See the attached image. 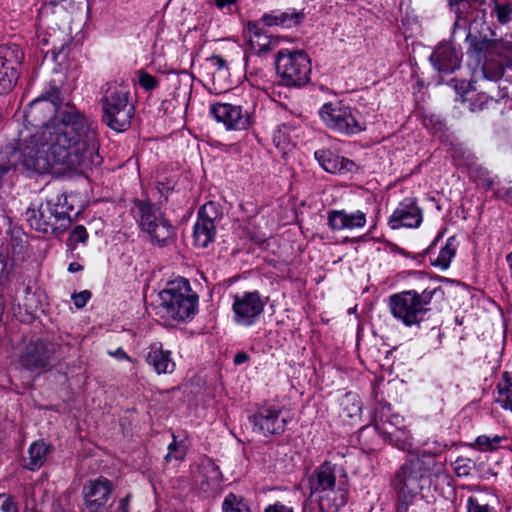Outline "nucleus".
I'll list each match as a JSON object with an SVG mask.
<instances>
[{
	"label": "nucleus",
	"instance_id": "obj_11",
	"mask_svg": "<svg viewBox=\"0 0 512 512\" xmlns=\"http://www.w3.org/2000/svg\"><path fill=\"white\" fill-rule=\"evenodd\" d=\"M266 301L258 291L244 292L233 297V320L237 325L250 327L264 311Z\"/></svg>",
	"mask_w": 512,
	"mask_h": 512
},
{
	"label": "nucleus",
	"instance_id": "obj_43",
	"mask_svg": "<svg viewBox=\"0 0 512 512\" xmlns=\"http://www.w3.org/2000/svg\"><path fill=\"white\" fill-rule=\"evenodd\" d=\"M138 81L139 85L147 91H151L158 86V80L144 70L139 71Z\"/></svg>",
	"mask_w": 512,
	"mask_h": 512
},
{
	"label": "nucleus",
	"instance_id": "obj_46",
	"mask_svg": "<svg viewBox=\"0 0 512 512\" xmlns=\"http://www.w3.org/2000/svg\"><path fill=\"white\" fill-rule=\"evenodd\" d=\"M263 512H296L294 507L288 503L276 501L264 508Z\"/></svg>",
	"mask_w": 512,
	"mask_h": 512
},
{
	"label": "nucleus",
	"instance_id": "obj_5",
	"mask_svg": "<svg viewBox=\"0 0 512 512\" xmlns=\"http://www.w3.org/2000/svg\"><path fill=\"white\" fill-rule=\"evenodd\" d=\"M161 305L168 318L185 321L192 318L197 310L198 296L185 278H177L167 284L160 293Z\"/></svg>",
	"mask_w": 512,
	"mask_h": 512
},
{
	"label": "nucleus",
	"instance_id": "obj_56",
	"mask_svg": "<svg viewBox=\"0 0 512 512\" xmlns=\"http://www.w3.org/2000/svg\"><path fill=\"white\" fill-rule=\"evenodd\" d=\"M249 359V355L246 352H238L233 359V363L235 365H241L247 362Z\"/></svg>",
	"mask_w": 512,
	"mask_h": 512
},
{
	"label": "nucleus",
	"instance_id": "obj_61",
	"mask_svg": "<svg viewBox=\"0 0 512 512\" xmlns=\"http://www.w3.org/2000/svg\"><path fill=\"white\" fill-rule=\"evenodd\" d=\"M4 310H5V300H4V296L2 294H0V323L2 322Z\"/></svg>",
	"mask_w": 512,
	"mask_h": 512
},
{
	"label": "nucleus",
	"instance_id": "obj_4",
	"mask_svg": "<svg viewBox=\"0 0 512 512\" xmlns=\"http://www.w3.org/2000/svg\"><path fill=\"white\" fill-rule=\"evenodd\" d=\"M103 122L115 132H124L131 126L135 108L130 102V92L123 85L106 84L101 98Z\"/></svg>",
	"mask_w": 512,
	"mask_h": 512
},
{
	"label": "nucleus",
	"instance_id": "obj_18",
	"mask_svg": "<svg viewBox=\"0 0 512 512\" xmlns=\"http://www.w3.org/2000/svg\"><path fill=\"white\" fill-rule=\"evenodd\" d=\"M404 465L408 466V469L422 480L431 479L433 477L439 478L446 471L445 463L435 458V455L426 450L415 454L411 453Z\"/></svg>",
	"mask_w": 512,
	"mask_h": 512
},
{
	"label": "nucleus",
	"instance_id": "obj_16",
	"mask_svg": "<svg viewBox=\"0 0 512 512\" xmlns=\"http://www.w3.org/2000/svg\"><path fill=\"white\" fill-rule=\"evenodd\" d=\"M210 115L228 130H246L251 125V117L242 106L231 103H214L210 105Z\"/></svg>",
	"mask_w": 512,
	"mask_h": 512
},
{
	"label": "nucleus",
	"instance_id": "obj_29",
	"mask_svg": "<svg viewBox=\"0 0 512 512\" xmlns=\"http://www.w3.org/2000/svg\"><path fill=\"white\" fill-rule=\"evenodd\" d=\"M50 452L51 446L46 444L43 440L33 442L28 450L29 458L25 465L26 468L29 470L39 469L46 461Z\"/></svg>",
	"mask_w": 512,
	"mask_h": 512
},
{
	"label": "nucleus",
	"instance_id": "obj_26",
	"mask_svg": "<svg viewBox=\"0 0 512 512\" xmlns=\"http://www.w3.org/2000/svg\"><path fill=\"white\" fill-rule=\"evenodd\" d=\"M478 0H448V7L455 15L453 24V35L458 29L466 30L470 22V18L478 9Z\"/></svg>",
	"mask_w": 512,
	"mask_h": 512
},
{
	"label": "nucleus",
	"instance_id": "obj_44",
	"mask_svg": "<svg viewBox=\"0 0 512 512\" xmlns=\"http://www.w3.org/2000/svg\"><path fill=\"white\" fill-rule=\"evenodd\" d=\"M467 512H497L494 507L488 504H482L475 497H469L467 500Z\"/></svg>",
	"mask_w": 512,
	"mask_h": 512
},
{
	"label": "nucleus",
	"instance_id": "obj_9",
	"mask_svg": "<svg viewBox=\"0 0 512 512\" xmlns=\"http://www.w3.org/2000/svg\"><path fill=\"white\" fill-rule=\"evenodd\" d=\"M325 126L343 135H354L366 129L361 114L341 102H328L318 112Z\"/></svg>",
	"mask_w": 512,
	"mask_h": 512
},
{
	"label": "nucleus",
	"instance_id": "obj_33",
	"mask_svg": "<svg viewBox=\"0 0 512 512\" xmlns=\"http://www.w3.org/2000/svg\"><path fill=\"white\" fill-rule=\"evenodd\" d=\"M384 440L402 451L410 452L412 447V436L405 424L399 429L393 430V432L386 431V438Z\"/></svg>",
	"mask_w": 512,
	"mask_h": 512
},
{
	"label": "nucleus",
	"instance_id": "obj_27",
	"mask_svg": "<svg viewBox=\"0 0 512 512\" xmlns=\"http://www.w3.org/2000/svg\"><path fill=\"white\" fill-rule=\"evenodd\" d=\"M305 17L302 11L296 9H288L286 11L273 10L269 13H264L261 21L268 27L280 26L282 28H292L299 25Z\"/></svg>",
	"mask_w": 512,
	"mask_h": 512
},
{
	"label": "nucleus",
	"instance_id": "obj_36",
	"mask_svg": "<svg viewBox=\"0 0 512 512\" xmlns=\"http://www.w3.org/2000/svg\"><path fill=\"white\" fill-rule=\"evenodd\" d=\"M454 256L455 248L452 245V239H448L446 245L441 248L438 256L434 260H431V264L445 270L449 267Z\"/></svg>",
	"mask_w": 512,
	"mask_h": 512
},
{
	"label": "nucleus",
	"instance_id": "obj_10",
	"mask_svg": "<svg viewBox=\"0 0 512 512\" xmlns=\"http://www.w3.org/2000/svg\"><path fill=\"white\" fill-rule=\"evenodd\" d=\"M57 345L41 338L29 341L19 355L20 365L28 371L46 370L51 367Z\"/></svg>",
	"mask_w": 512,
	"mask_h": 512
},
{
	"label": "nucleus",
	"instance_id": "obj_22",
	"mask_svg": "<svg viewBox=\"0 0 512 512\" xmlns=\"http://www.w3.org/2000/svg\"><path fill=\"white\" fill-rule=\"evenodd\" d=\"M422 481L419 476L408 469V466L403 464L393 481L397 496L404 499H416L423 488Z\"/></svg>",
	"mask_w": 512,
	"mask_h": 512
},
{
	"label": "nucleus",
	"instance_id": "obj_52",
	"mask_svg": "<svg viewBox=\"0 0 512 512\" xmlns=\"http://www.w3.org/2000/svg\"><path fill=\"white\" fill-rule=\"evenodd\" d=\"M415 499H404L398 496L397 512H408L409 506L414 503Z\"/></svg>",
	"mask_w": 512,
	"mask_h": 512
},
{
	"label": "nucleus",
	"instance_id": "obj_48",
	"mask_svg": "<svg viewBox=\"0 0 512 512\" xmlns=\"http://www.w3.org/2000/svg\"><path fill=\"white\" fill-rule=\"evenodd\" d=\"M90 298L91 292L89 290H83L79 293H74L72 295L73 303L77 308H83Z\"/></svg>",
	"mask_w": 512,
	"mask_h": 512
},
{
	"label": "nucleus",
	"instance_id": "obj_15",
	"mask_svg": "<svg viewBox=\"0 0 512 512\" xmlns=\"http://www.w3.org/2000/svg\"><path fill=\"white\" fill-rule=\"evenodd\" d=\"M25 215L31 228L48 234L57 230L56 223L58 221L68 218V208L63 206L61 209H57L51 202H46L41 204L38 209L28 208Z\"/></svg>",
	"mask_w": 512,
	"mask_h": 512
},
{
	"label": "nucleus",
	"instance_id": "obj_21",
	"mask_svg": "<svg viewBox=\"0 0 512 512\" xmlns=\"http://www.w3.org/2000/svg\"><path fill=\"white\" fill-rule=\"evenodd\" d=\"M247 44L250 51L257 56H266L270 51L279 46L281 38L268 35L259 24L249 22L247 24Z\"/></svg>",
	"mask_w": 512,
	"mask_h": 512
},
{
	"label": "nucleus",
	"instance_id": "obj_59",
	"mask_svg": "<svg viewBox=\"0 0 512 512\" xmlns=\"http://www.w3.org/2000/svg\"><path fill=\"white\" fill-rule=\"evenodd\" d=\"M499 193H502L503 196H506L508 199L512 200V186L500 189Z\"/></svg>",
	"mask_w": 512,
	"mask_h": 512
},
{
	"label": "nucleus",
	"instance_id": "obj_35",
	"mask_svg": "<svg viewBox=\"0 0 512 512\" xmlns=\"http://www.w3.org/2000/svg\"><path fill=\"white\" fill-rule=\"evenodd\" d=\"M222 512H250L243 497L229 493L222 503Z\"/></svg>",
	"mask_w": 512,
	"mask_h": 512
},
{
	"label": "nucleus",
	"instance_id": "obj_19",
	"mask_svg": "<svg viewBox=\"0 0 512 512\" xmlns=\"http://www.w3.org/2000/svg\"><path fill=\"white\" fill-rule=\"evenodd\" d=\"M423 220L422 210L417 204L416 198L403 199L388 219V225L396 230L402 227L418 228Z\"/></svg>",
	"mask_w": 512,
	"mask_h": 512
},
{
	"label": "nucleus",
	"instance_id": "obj_50",
	"mask_svg": "<svg viewBox=\"0 0 512 512\" xmlns=\"http://www.w3.org/2000/svg\"><path fill=\"white\" fill-rule=\"evenodd\" d=\"M47 202H51L54 208L61 209V207L68 208V220L70 219V211L72 210V206L67 204V197L64 194H59L55 198L48 200Z\"/></svg>",
	"mask_w": 512,
	"mask_h": 512
},
{
	"label": "nucleus",
	"instance_id": "obj_60",
	"mask_svg": "<svg viewBox=\"0 0 512 512\" xmlns=\"http://www.w3.org/2000/svg\"><path fill=\"white\" fill-rule=\"evenodd\" d=\"M82 270V266L76 262H72L69 264L68 271L71 273Z\"/></svg>",
	"mask_w": 512,
	"mask_h": 512
},
{
	"label": "nucleus",
	"instance_id": "obj_39",
	"mask_svg": "<svg viewBox=\"0 0 512 512\" xmlns=\"http://www.w3.org/2000/svg\"><path fill=\"white\" fill-rule=\"evenodd\" d=\"M492 97L488 96L485 92L471 93L466 98L469 102V110L471 112H477L483 110Z\"/></svg>",
	"mask_w": 512,
	"mask_h": 512
},
{
	"label": "nucleus",
	"instance_id": "obj_57",
	"mask_svg": "<svg viewBox=\"0 0 512 512\" xmlns=\"http://www.w3.org/2000/svg\"><path fill=\"white\" fill-rule=\"evenodd\" d=\"M235 2L236 0H214L215 6L221 10L230 8Z\"/></svg>",
	"mask_w": 512,
	"mask_h": 512
},
{
	"label": "nucleus",
	"instance_id": "obj_13",
	"mask_svg": "<svg viewBox=\"0 0 512 512\" xmlns=\"http://www.w3.org/2000/svg\"><path fill=\"white\" fill-rule=\"evenodd\" d=\"M465 44L467 56L477 63L500 56L504 47L502 40L488 38L480 31L473 32L470 28L465 37Z\"/></svg>",
	"mask_w": 512,
	"mask_h": 512
},
{
	"label": "nucleus",
	"instance_id": "obj_45",
	"mask_svg": "<svg viewBox=\"0 0 512 512\" xmlns=\"http://www.w3.org/2000/svg\"><path fill=\"white\" fill-rule=\"evenodd\" d=\"M0 512H19L15 499L6 494H0Z\"/></svg>",
	"mask_w": 512,
	"mask_h": 512
},
{
	"label": "nucleus",
	"instance_id": "obj_3",
	"mask_svg": "<svg viewBox=\"0 0 512 512\" xmlns=\"http://www.w3.org/2000/svg\"><path fill=\"white\" fill-rule=\"evenodd\" d=\"M337 465L329 461L318 466L308 479L310 497H316L321 512H337L347 504L346 484L336 483Z\"/></svg>",
	"mask_w": 512,
	"mask_h": 512
},
{
	"label": "nucleus",
	"instance_id": "obj_12",
	"mask_svg": "<svg viewBox=\"0 0 512 512\" xmlns=\"http://www.w3.org/2000/svg\"><path fill=\"white\" fill-rule=\"evenodd\" d=\"M221 218V211L215 202H207L198 211L193 228L194 245L207 248L216 236V221Z\"/></svg>",
	"mask_w": 512,
	"mask_h": 512
},
{
	"label": "nucleus",
	"instance_id": "obj_38",
	"mask_svg": "<svg viewBox=\"0 0 512 512\" xmlns=\"http://www.w3.org/2000/svg\"><path fill=\"white\" fill-rule=\"evenodd\" d=\"M503 440L504 437L499 435H480L475 440V446L482 451H493Z\"/></svg>",
	"mask_w": 512,
	"mask_h": 512
},
{
	"label": "nucleus",
	"instance_id": "obj_32",
	"mask_svg": "<svg viewBox=\"0 0 512 512\" xmlns=\"http://www.w3.org/2000/svg\"><path fill=\"white\" fill-rule=\"evenodd\" d=\"M24 59L22 49L16 44L0 46V62L4 66L20 69Z\"/></svg>",
	"mask_w": 512,
	"mask_h": 512
},
{
	"label": "nucleus",
	"instance_id": "obj_24",
	"mask_svg": "<svg viewBox=\"0 0 512 512\" xmlns=\"http://www.w3.org/2000/svg\"><path fill=\"white\" fill-rule=\"evenodd\" d=\"M146 362L157 374H170L175 370V362L171 351L164 350L159 342L149 345L145 354Z\"/></svg>",
	"mask_w": 512,
	"mask_h": 512
},
{
	"label": "nucleus",
	"instance_id": "obj_51",
	"mask_svg": "<svg viewBox=\"0 0 512 512\" xmlns=\"http://www.w3.org/2000/svg\"><path fill=\"white\" fill-rule=\"evenodd\" d=\"M433 447L429 448L427 451H430L431 454L435 455V458H437L442 452H444L447 449V445L439 442V441H433Z\"/></svg>",
	"mask_w": 512,
	"mask_h": 512
},
{
	"label": "nucleus",
	"instance_id": "obj_37",
	"mask_svg": "<svg viewBox=\"0 0 512 512\" xmlns=\"http://www.w3.org/2000/svg\"><path fill=\"white\" fill-rule=\"evenodd\" d=\"M173 442L168 445V452L164 457L166 463H171L172 461H182L184 460L187 447L183 441L177 442L175 440V435L173 434Z\"/></svg>",
	"mask_w": 512,
	"mask_h": 512
},
{
	"label": "nucleus",
	"instance_id": "obj_6",
	"mask_svg": "<svg viewBox=\"0 0 512 512\" xmlns=\"http://www.w3.org/2000/svg\"><path fill=\"white\" fill-rule=\"evenodd\" d=\"M133 212L140 228L147 233L152 243L165 246L173 240L175 229L156 204L135 200Z\"/></svg>",
	"mask_w": 512,
	"mask_h": 512
},
{
	"label": "nucleus",
	"instance_id": "obj_41",
	"mask_svg": "<svg viewBox=\"0 0 512 512\" xmlns=\"http://www.w3.org/2000/svg\"><path fill=\"white\" fill-rule=\"evenodd\" d=\"M342 406L348 411V416L352 417L361 411L360 401L358 396L352 393H347L342 399Z\"/></svg>",
	"mask_w": 512,
	"mask_h": 512
},
{
	"label": "nucleus",
	"instance_id": "obj_20",
	"mask_svg": "<svg viewBox=\"0 0 512 512\" xmlns=\"http://www.w3.org/2000/svg\"><path fill=\"white\" fill-rule=\"evenodd\" d=\"M462 53L449 42L439 43L430 55L432 66L441 73H453L461 66Z\"/></svg>",
	"mask_w": 512,
	"mask_h": 512
},
{
	"label": "nucleus",
	"instance_id": "obj_25",
	"mask_svg": "<svg viewBox=\"0 0 512 512\" xmlns=\"http://www.w3.org/2000/svg\"><path fill=\"white\" fill-rule=\"evenodd\" d=\"M314 156L325 171L333 174L352 172L356 166L352 160L341 157L328 149L317 150Z\"/></svg>",
	"mask_w": 512,
	"mask_h": 512
},
{
	"label": "nucleus",
	"instance_id": "obj_58",
	"mask_svg": "<svg viewBox=\"0 0 512 512\" xmlns=\"http://www.w3.org/2000/svg\"><path fill=\"white\" fill-rule=\"evenodd\" d=\"M484 74H485V77H486L487 79L496 80V79H498V78H500V77L502 76V74H503V69H502V68H499V69L494 73V75H493V76H490V75L488 74V71H486V70L484 71Z\"/></svg>",
	"mask_w": 512,
	"mask_h": 512
},
{
	"label": "nucleus",
	"instance_id": "obj_34",
	"mask_svg": "<svg viewBox=\"0 0 512 512\" xmlns=\"http://www.w3.org/2000/svg\"><path fill=\"white\" fill-rule=\"evenodd\" d=\"M19 78V70L4 66L0 62V94L10 92L16 85Z\"/></svg>",
	"mask_w": 512,
	"mask_h": 512
},
{
	"label": "nucleus",
	"instance_id": "obj_62",
	"mask_svg": "<svg viewBox=\"0 0 512 512\" xmlns=\"http://www.w3.org/2000/svg\"><path fill=\"white\" fill-rule=\"evenodd\" d=\"M171 104V101L165 100L162 102V107L168 106Z\"/></svg>",
	"mask_w": 512,
	"mask_h": 512
},
{
	"label": "nucleus",
	"instance_id": "obj_17",
	"mask_svg": "<svg viewBox=\"0 0 512 512\" xmlns=\"http://www.w3.org/2000/svg\"><path fill=\"white\" fill-rule=\"evenodd\" d=\"M112 491V482L104 477L88 480L83 486L84 505L87 512H104Z\"/></svg>",
	"mask_w": 512,
	"mask_h": 512
},
{
	"label": "nucleus",
	"instance_id": "obj_47",
	"mask_svg": "<svg viewBox=\"0 0 512 512\" xmlns=\"http://www.w3.org/2000/svg\"><path fill=\"white\" fill-rule=\"evenodd\" d=\"M88 238L87 230L84 226H76L70 235V240L74 243H85Z\"/></svg>",
	"mask_w": 512,
	"mask_h": 512
},
{
	"label": "nucleus",
	"instance_id": "obj_14",
	"mask_svg": "<svg viewBox=\"0 0 512 512\" xmlns=\"http://www.w3.org/2000/svg\"><path fill=\"white\" fill-rule=\"evenodd\" d=\"M253 431L264 436L282 434L287 425V418L283 416L282 409L274 406L260 407L249 417Z\"/></svg>",
	"mask_w": 512,
	"mask_h": 512
},
{
	"label": "nucleus",
	"instance_id": "obj_53",
	"mask_svg": "<svg viewBox=\"0 0 512 512\" xmlns=\"http://www.w3.org/2000/svg\"><path fill=\"white\" fill-rule=\"evenodd\" d=\"M130 495L119 500L117 509L114 512H129Z\"/></svg>",
	"mask_w": 512,
	"mask_h": 512
},
{
	"label": "nucleus",
	"instance_id": "obj_54",
	"mask_svg": "<svg viewBox=\"0 0 512 512\" xmlns=\"http://www.w3.org/2000/svg\"><path fill=\"white\" fill-rule=\"evenodd\" d=\"M463 459H458L456 461L455 472L458 476H466L469 474V467L466 464L461 465Z\"/></svg>",
	"mask_w": 512,
	"mask_h": 512
},
{
	"label": "nucleus",
	"instance_id": "obj_28",
	"mask_svg": "<svg viewBox=\"0 0 512 512\" xmlns=\"http://www.w3.org/2000/svg\"><path fill=\"white\" fill-rule=\"evenodd\" d=\"M389 411V407L387 411H385V408H382L380 414L375 420V429L383 439L386 438V431L393 432V430L399 429L404 425V419L401 416L397 414H389Z\"/></svg>",
	"mask_w": 512,
	"mask_h": 512
},
{
	"label": "nucleus",
	"instance_id": "obj_31",
	"mask_svg": "<svg viewBox=\"0 0 512 512\" xmlns=\"http://www.w3.org/2000/svg\"><path fill=\"white\" fill-rule=\"evenodd\" d=\"M200 478L199 481L203 488L217 489L222 479V473L215 463L208 460L201 467Z\"/></svg>",
	"mask_w": 512,
	"mask_h": 512
},
{
	"label": "nucleus",
	"instance_id": "obj_49",
	"mask_svg": "<svg viewBox=\"0 0 512 512\" xmlns=\"http://www.w3.org/2000/svg\"><path fill=\"white\" fill-rule=\"evenodd\" d=\"M273 142L277 148L285 149L288 142V138L285 132H282V128L278 127L273 134Z\"/></svg>",
	"mask_w": 512,
	"mask_h": 512
},
{
	"label": "nucleus",
	"instance_id": "obj_30",
	"mask_svg": "<svg viewBox=\"0 0 512 512\" xmlns=\"http://www.w3.org/2000/svg\"><path fill=\"white\" fill-rule=\"evenodd\" d=\"M497 396L495 402L504 410L512 412V374L504 372L501 380L497 384Z\"/></svg>",
	"mask_w": 512,
	"mask_h": 512
},
{
	"label": "nucleus",
	"instance_id": "obj_7",
	"mask_svg": "<svg viewBox=\"0 0 512 512\" xmlns=\"http://www.w3.org/2000/svg\"><path fill=\"white\" fill-rule=\"evenodd\" d=\"M133 212L140 228L147 233L152 243L165 246L173 240L175 229L156 204L135 200Z\"/></svg>",
	"mask_w": 512,
	"mask_h": 512
},
{
	"label": "nucleus",
	"instance_id": "obj_2",
	"mask_svg": "<svg viewBox=\"0 0 512 512\" xmlns=\"http://www.w3.org/2000/svg\"><path fill=\"white\" fill-rule=\"evenodd\" d=\"M444 296L445 293L440 286H428L422 291L405 290L390 295L388 307L392 316L403 325L419 326L431 311L432 302H440Z\"/></svg>",
	"mask_w": 512,
	"mask_h": 512
},
{
	"label": "nucleus",
	"instance_id": "obj_23",
	"mask_svg": "<svg viewBox=\"0 0 512 512\" xmlns=\"http://www.w3.org/2000/svg\"><path fill=\"white\" fill-rule=\"evenodd\" d=\"M328 226L333 231L354 230L363 228L366 224V214L360 210H331L327 215Z\"/></svg>",
	"mask_w": 512,
	"mask_h": 512
},
{
	"label": "nucleus",
	"instance_id": "obj_42",
	"mask_svg": "<svg viewBox=\"0 0 512 512\" xmlns=\"http://www.w3.org/2000/svg\"><path fill=\"white\" fill-rule=\"evenodd\" d=\"M209 65L214 69L213 77L215 78L216 74L221 76H226L228 74V67L226 60L219 56L214 55L207 59Z\"/></svg>",
	"mask_w": 512,
	"mask_h": 512
},
{
	"label": "nucleus",
	"instance_id": "obj_55",
	"mask_svg": "<svg viewBox=\"0 0 512 512\" xmlns=\"http://www.w3.org/2000/svg\"><path fill=\"white\" fill-rule=\"evenodd\" d=\"M109 354L119 360L132 361L129 355L122 348H117L114 352H109Z\"/></svg>",
	"mask_w": 512,
	"mask_h": 512
},
{
	"label": "nucleus",
	"instance_id": "obj_1",
	"mask_svg": "<svg viewBox=\"0 0 512 512\" xmlns=\"http://www.w3.org/2000/svg\"><path fill=\"white\" fill-rule=\"evenodd\" d=\"M61 91L52 86L24 112L28 126L38 128L23 150L0 151V178L21 166L27 172L64 174L98 166L102 158L96 126L75 106L61 108Z\"/></svg>",
	"mask_w": 512,
	"mask_h": 512
},
{
	"label": "nucleus",
	"instance_id": "obj_40",
	"mask_svg": "<svg viewBox=\"0 0 512 512\" xmlns=\"http://www.w3.org/2000/svg\"><path fill=\"white\" fill-rule=\"evenodd\" d=\"M492 14L496 17L500 24H507L512 19V4L511 3H498L494 4Z\"/></svg>",
	"mask_w": 512,
	"mask_h": 512
},
{
	"label": "nucleus",
	"instance_id": "obj_8",
	"mask_svg": "<svg viewBox=\"0 0 512 512\" xmlns=\"http://www.w3.org/2000/svg\"><path fill=\"white\" fill-rule=\"evenodd\" d=\"M275 66L287 87H302L310 81L311 60L303 50L280 49L275 54Z\"/></svg>",
	"mask_w": 512,
	"mask_h": 512
}]
</instances>
